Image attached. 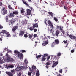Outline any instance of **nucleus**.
<instances>
[{"mask_svg":"<svg viewBox=\"0 0 76 76\" xmlns=\"http://www.w3.org/2000/svg\"><path fill=\"white\" fill-rule=\"evenodd\" d=\"M11 72L12 73H15V70H11Z\"/></svg>","mask_w":76,"mask_h":76,"instance_id":"47","label":"nucleus"},{"mask_svg":"<svg viewBox=\"0 0 76 76\" xmlns=\"http://www.w3.org/2000/svg\"><path fill=\"white\" fill-rule=\"evenodd\" d=\"M34 32H37V29L35 28L34 29Z\"/></svg>","mask_w":76,"mask_h":76,"instance_id":"59","label":"nucleus"},{"mask_svg":"<svg viewBox=\"0 0 76 76\" xmlns=\"http://www.w3.org/2000/svg\"><path fill=\"white\" fill-rule=\"evenodd\" d=\"M63 42L64 44H66L67 43V40H66V41L64 40V41H63Z\"/></svg>","mask_w":76,"mask_h":76,"instance_id":"50","label":"nucleus"},{"mask_svg":"<svg viewBox=\"0 0 76 76\" xmlns=\"http://www.w3.org/2000/svg\"><path fill=\"white\" fill-rule=\"evenodd\" d=\"M16 36V34H14L13 35L14 37H15Z\"/></svg>","mask_w":76,"mask_h":76,"instance_id":"64","label":"nucleus"},{"mask_svg":"<svg viewBox=\"0 0 76 76\" xmlns=\"http://www.w3.org/2000/svg\"><path fill=\"white\" fill-rule=\"evenodd\" d=\"M31 10H30L28 9L27 10V14L29 16L31 15Z\"/></svg>","mask_w":76,"mask_h":76,"instance_id":"11","label":"nucleus"},{"mask_svg":"<svg viewBox=\"0 0 76 76\" xmlns=\"http://www.w3.org/2000/svg\"><path fill=\"white\" fill-rule=\"evenodd\" d=\"M41 57V55H38L37 56H36V58H37V59H38V58H39Z\"/></svg>","mask_w":76,"mask_h":76,"instance_id":"29","label":"nucleus"},{"mask_svg":"<svg viewBox=\"0 0 76 76\" xmlns=\"http://www.w3.org/2000/svg\"><path fill=\"white\" fill-rule=\"evenodd\" d=\"M58 64V62L57 61L53 63L52 65V67H54L56 66V65H57Z\"/></svg>","mask_w":76,"mask_h":76,"instance_id":"9","label":"nucleus"},{"mask_svg":"<svg viewBox=\"0 0 76 76\" xmlns=\"http://www.w3.org/2000/svg\"><path fill=\"white\" fill-rule=\"evenodd\" d=\"M10 68H13V67H14V66L12 65H10Z\"/></svg>","mask_w":76,"mask_h":76,"instance_id":"52","label":"nucleus"},{"mask_svg":"<svg viewBox=\"0 0 76 76\" xmlns=\"http://www.w3.org/2000/svg\"><path fill=\"white\" fill-rule=\"evenodd\" d=\"M6 67L7 69H9V68H10V66H7Z\"/></svg>","mask_w":76,"mask_h":76,"instance_id":"61","label":"nucleus"},{"mask_svg":"<svg viewBox=\"0 0 76 76\" xmlns=\"http://www.w3.org/2000/svg\"><path fill=\"white\" fill-rule=\"evenodd\" d=\"M48 13L49 15H50V16H51V17H52V18L53 17V13H52V12H48Z\"/></svg>","mask_w":76,"mask_h":76,"instance_id":"18","label":"nucleus"},{"mask_svg":"<svg viewBox=\"0 0 76 76\" xmlns=\"http://www.w3.org/2000/svg\"><path fill=\"white\" fill-rule=\"evenodd\" d=\"M61 31L63 34H64V33H65V32L64 31V30H61Z\"/></svg>","mask_w":76,"mask_h":76,"instance_id":"54","label":"nucleus"},{"mask_svg":"<svg viewBox=\"0 0 76 76\" xmlns=\"http://www.w3.org/2000/svg\"><path fill=\"white\" fill-rule=\"evenodd\" d=\"M21 53H26V51L25 50H21Z\"/></svg>","mask_w":76,"mask_h":76,"instance_id":"43","label":"nucleus"},{"mask_svg":"<svg viewBox=\"0 0 76 76\" xmlns=\"http://www.w3.org/2000/svg\"><path fill=\"white\" fill-rule=\"evenodd\" d=\"M3 40V36H0V41H2Z\"/></svg>","mask_w":76,"mask_h":76,"instance_id":"34","label":"nucleus"},{"mask_svg":"<svg viewBox=\"0 0 76 76\" xmlns=\"http://www.w3.org/2000/svg\"><path fill=\"white\" fill-rule=\"evenodd\" d=\"M41 60L42 61H45L46 60V58L44 57H42Z\"/></svg>","mask_w":76,"mask_h":76,"instance_id":"39","label":"nucleus"},{"mask_svg":"<svg viewBox=\"0 0 76 76\" xmlns=\"http://www.w3.org/2000/svg\"><path fill=\"white\" fill-rule=\"evenodd\" d=\"M56 22H58V19H55L54 20Z\"/></svg>","mask_w":76,"mask_h":76,"instance_id":"63","label":"nucleus"},{"mask_svg":"<svg viewBox=\"0 0 76 76\" xmlns=\"http://www.w3.org/2000/svg\"><path fill=\"white\" fill-rule=\"evenodd\" d=\"M34 38H37V34H35L33 35Z\"/></svg>","mask_w":76,"mask_h":76,"instance_id":"44","label":"nucleus"},{"mask_svg":"<svg viewBox=\"0 0 76 76\" xmlns=\"http://www.w3.org/2000/svg\"><path fill=\"white\" fill-rule=\"evenodd\" d=\"M56 75L57 76H61V75L59 73H56Z\"/></svg>","mask_w":76,"mask_h":76,"instance_id":"42","label":"nucleus"},{"mask_svg":"<svg viewBox=\"0 0 76 76\" xmlns=\"http://www.w3.org/2000/svg\"><path fill=\"white\" fill-rule=\"evenodd\" d=\"M23 3H24V4H25L26 5V6H28V3H26V2H24Z\"/></svg>","mask_w":76,"mask_h":76,"instance_id":"53","label":"nucleus"},{"mask_svg":"<svg viewBox=\"0 0 76 76\" xmlns=\"http://www.w3.org/2000/svg\"><path fill=\"white\" fill-rule=\"evenodd\" d=\"M62 72H63V69H60L59 71V73H62Z\"/></svg>","mask_w":76,"mask_h":76,"instance_id":"56","label":"nucleus"},{"mask_svg":"<svg viewBox=\"0 0 76 76\" xmlns=\"http://www.w3.org/2000/svg\"><path fill=\"white\" fill-rule=\"evenodd\" d=\"M36 75L37 76H39V71H38L36 73Z\"/></svg>","mask_w":76,"mask_h":76,"instance_id":"26","label":"nucleus"},{"mask_svg":"<svg viewBox=\"0 0 76 76\" xmlns=\"http://www.w3.org/2000/svg\"><path fill=\"white\" fill-rule=\"evenodd\" d=\"M28 7L31 10H32V11H34V8H33L30 7V6H28Z\"/></svg>","mask_w":76,"mask_h":76,"instance_id":"33","label":"nucleus"},{"mask_svg":"<svg viewBox=\"0 0 76 76\" xmlns=\"http://www.w3.org/2000/svg\"><path fill=\"white\" fill-rule=\"evenodd\" d=\"M63 27H61V26H60V31H62L63 30Z\"/></svg>","mask_w":76,"mask_h":76,"instance_id":"48","label":"nucleus"},{"mask_svg":"<svg viewBox=\"0 0 76 76\" xmlns=\"http://www.w3.org/2000/svg\"><path fill=\"white\" fill-rule=\"evenodd\" d=\"M34 29V28L33 27H31L29 28L30 31H33Z\"/></svg>","mask_w":76,"mask_h":76,"instance_id":"31","label":"nucleus"},{"mask_svg":"<svg viewBox=\"0 0 76 76\" xmlns=\"http://www.w3.org/2000/svg\"><path fill=\"white\" fill-rule=\"evenodd\" d=\"M33 70V69H32L31 68H29V71H30L31 72Z\"/></svg>","mask_w":76,"mask_h":76,"instance_id":"51","label":"nucleus"},{"mask_svg":"<svg viewBox=\"0 0 76 76\" xmlns=\"http://www.w3.org/2000/svg\"><path fill=\"white\" fill-rule=\"evenodd\" d=\"M6 32L7 31L6 30H2L1 33H2V34H6Z\"/></svg>","mask_w":76,"mask_h":76,"instance_id":"30","label":"nucleus"},{"mask_svg":"<svg viewBox=\"0 0 76 76\" xmlns=\"http://www.w3.org/2000/svg\"><path fill=\"white\" fill-rule=\"evenodd\" d=\"M8 16L9 18H13V17L15 16V15H14V14H13L11 13L9 14L8 15Z\"/></svg>","mask_w":76,"mask_h":76,"instance_id":"13","label":"nucleus"},{"mask_svg":"<svg viewBox=\"0 0 76 76\" xmlns=\"http://www.w3.org/2000/svg\"><path fill=\"white\" fill-rule=\"evenodd\" d=\"M74 52H75V50L74 49H73L71 51V53H74Z\"/></svg>","mask_w":76,"mask_h":76,"instance_id":"55","label":"nucleus"},{"mask_svg":"<svg viewBox=\"0 0 76 76\" xmlns=\"http://www.w3.org/2000/svg\"><path fill=\"white\" fill-rule=\"evenodd\" d=\"M21 75H22L21 74V73H20V72H19V74H18V75H17V76H21Z\"/></svg>","mask_w":76,"mask_h":76,"instance_id":"57","label":"nucleus"},{"mask_svg":"<svg viewBox=\"0 0 76 76\" xmlns=\"http://www.w3.org/2000/svg\"><path fill=\"white\" fill-rule=\"evenodd\" d=\"M61 56V53H59L57 54V59L58 60V58H57V57L58 56Z\"/></svg>","mask_w":76,"mask_h":76,"instance_id":"21","label":"nucleus"},{"mask_svg":"<svg viewBox=\"0 0 76 76\" xmlns=\"http://www.w3.org/2000/svg\"><path fill=\"white\" fill-rule=\"evenodd\" d=\"M16 71H19L20 70V67H17L16 69H15Z\"/></svg>","mask_w":76,"mask_h":76,"instance_id":"22","label":"nucleus"},{"mask_svg":"<svg viewBox=\"0 0 76 76\" xmlns=\"http://www.w3.org/2000/svg\"><path fill=\"white\" fill-rule=\"evenodd\" d=\"M38 26V25H37V24H33V27H34V28H37Z\"/></svg>","mask_w":76,"mask_h":76,"instance_id":"19","label":"nucleus"},{"mask_svg":"<svg viewBox=\"0 0 76 76\" xmlns=\"http://www.w3.org/2000/svg\"><path fill=\"white\" fill-rule=\"evenodd\" d=\"M48 23L49 25V26L50 28H53V24L51 23V22L50 21H48Z\"/></svg>","mask_w":76,"mask_h":76,"instance_id":"6","label":"nucleus"},{"mask_svg":"<svg viewBox=\"0 0 76 76\" xmlns=\"http://www.w3.org/2000/svg\"><path fill=\"white\" fill-rule=\"evenodd\" d=\"M59 33L60 32L58 30L56 31L55 33L56 35V36H58Z\"/></svg>","mask_w":76,"mask_h":76,"instance_id":"16","label":"nucleus"},{"mask_svg":"<svg viewBox=\"0 0 76 76\" xmlns=\"http://www.w3.org/2000/svg\"><path fill=\"white\" fill-rule=\"evenodd\" d=\"M2 11L3 12V14H6V13H7V10H6V9H5V8L4 7H3Z\"/></svg>","mask_w":76,"mask_h":76,"instance_id":"10","label":"nucleus"},{"mask_svg":"<svg viewBox=\"0 0 76 76\" xmlns=\"http://www.w3.org/2000/svg\"><path fill=\"white\" fill-rule=\"evenodd\" d=\"M28 38L30 39L31 40V41H34V40H35V39L34 38H32V37L33 36V34H29L28 35Z\"/></svg>","mask_w":76,"mask_h":76,"instance_id":"3","label":"nucleus"},{"mask_svg":"<svg viewBox=\"0 0 76 76\" xmlns=\"http://www.w3.org/2000/svg\"><path fill=\"white\" fill-rule=\"evenodd\" d=\"M31 72V73H32V74L35 75V72L34 71V69H33L32 71Z\"/></svg>","mask_w":76,"mask_h":76,"instance_id":"38","label":"nucleus"},{"mask_svg":"<svg viewBox=\"0 0 76 76\" xmlns=\"http://www.w3.org/2000/svg\"><path fill=\"white\" fill-rule=\"evenodd\" d=\"M6 34L7 37H10V33H9V32H7L6 33Z\"/></svg>","mask_w":76,"mask_h":76,"instance_id":"27","label":"nucleus"},{"mask_svg":"<svg viewBox=\"0 0 76 76\" xmlns=\"http://www.w3.org/2000/svg\"><path fill=\"white\" fill-rule=\"evenodd\" d=\"M50 58V56H48L47 57V61H48L49 60V59Z\"/></svg>","mask_w":76,"mask_h":76,"instance_id":"46","label":"nucleus"},{"mask_svg":"<svg viewBox=\"0 0 76 76\" xmlns=\"http://www.w3.org/2000/svg\"><path fill=\"white\" fill-rule=\"evenodd\" d=\"M48 31H50V33H52V34H53L54 31H53V29H51L50 30H48Z\"/></svg>","mask_w":76,"mask_h":76,"instance_id":"37","label":"nucleus"},{"mask_svg":"<svg viewBox=\"0 0 76 76\" xmlns=\"http://www.w3.org/2000/svg\"><path fill=\"white\" fill-rule=\"evenodd\" d=\"M24 10H21V13L23 15H24V14H23L24 13Z\"/></svg>","mask_w":76,"mask_h":76,"instance_id":"36","label":"nucleus"},{"mask_svg":"<svg viewBox=\"0 0 76 76\" xmlns=\"http://www.w3.org/2000/svg\"><path fill=\"white\" fill-rule=\"evenodd\" d=\"M24 61L26 65H27V64H28V61L26 60V59H25Z\"/></svg>","mask_w":76,"mask_h":76,"instance_id":"24","label":"nucleus"},{"mask_svg":"<svg viewBox=\"0 0 76 76\" xmlns=\"http://www.w3.org/2000/svg\"><path fill=\"white\" fill-rule=\"evenodd\" d=\"M47 68V69H48V68L49 67L48 65H46L45 66Z\"/></svg>","mask_w":76,"mask_h":76,"instance_id":"62","label":"nucleus"},{"mask_svg":"<svg viewBox=\"0 0 76 76\" xmlns=\"http://www.w3.org/2000/svg\"><path fill=\"white\" fill-rule=\"evenodd\" d=\"M32 69H33V70H34V69H37V68H36V66H35L34 65H33L32 66Z\"/></svg>","mask_w":76,"mask_h":76,"instance_id":"35","label":"nucleus"},{"mask_svg":"<svg viewBox=\"0 0 76 76\" xmlns=\"http://www.w3.org/2000/svg\"><path fill=\"white\" fill-rule=\"evenodd\" d=\"M7 60L8 61V62H9V61L11 62H13V61H14V60H13V59L10 57H8L7 58Z\"/></svg>","mask_w":76,"mask_h":76,"instance_id":"5","label":"nucleus"},{"mask_svg":"<svg viewBox=\"0 0 76 76\" xmlns=\"http://www.w3.org/2000/svg\"><path fill=\"white\" fill-rule=\"evenodd\" d=\"M48 43V41H45L44 46H45V45H47Z\"/></svg>","mask_w":76,"mask_h":76,"instance_id":"32","label":"nucleus"},{"mask_svg":"<svg viewBox=\"0 0 76 76\" xmlns=\"http://www.w3.org/2000/svg\"><path fill=\"white\" fill-rule=\"evenodd\" d=\"M48 54H45L44 55H43L42 56V57H46V56H48Z\"/></svg>","mask_w":76,"mask_h":76,"instance_id":"23","label":"nucleus"},{"mask_svg":"<svg viewBox=\"0 0 76 76\" xmlns=\"http://www.w3.org/2000/svg\"><path fill=\"white\" fill-rule=\"evenodd\" d=\"M69 37L71 38V39H74V40H75V41H76V36H73L72 35H69Z\"/></svg>","mask_w":76,"mask_h":76,"instance_id":"4","label":"nucleus"},{"mask_svg":"<svg viewBox=\"0 0 76 76\" xmlns=\"http://www.w3.org/2000/svg\"><path fill=\"white\" fill-rule=\"evenodd\" d=\"M55 45V44L54 42H53L51 45V47H52V48H53V47H54V45Z\"/></svg>","mask_w":76,"mask_h":76,"instance_id":"28","label":"nucleus"},{"mask_svg":"<svg viewBox=\"0 0 76 76\" xmlns=\"http://www.w3.org/2000/svg\"><path fill=\"white\" fill-rule=\"evenodd\" d=\"M6 74H7L10 76H12L13 74L12 73L10 72H6Z\"/></svg>","mask_w":76,"mask_h":76,"instance_id":"14","label":"nucleus"},{"mask_svg":"<svg viewBox=\"0 0 76 76\" xmlns=\"http://www.w3.org/2000/svg\"><path fill=\"white\" fill-rule=\"evenodd\" d=\"M24 36L25 38H27L28 37V34H25L24 35Z\"/></svg>","mask_w":76,"mask_h":76,"instance_id":"45","label":"nucleus"},{"mask_svg":"<svg viewBox=\"0 0 76 76\" xmlns=\"http://www.w3.org/2000/svg\"><path fill=\"white\" fill-rule=\"evenodd\" d=\"M15 21L16 20L15 19H12L10 20V25L11 26H12L13 25V23H15Z\"/></svg>","mask_w":76,"mask_h":76,"instance_id":"2","label":"nucleus"},{"mask_svg":"<svg viewBox=\"0 0 76 76\" xmlns=\"http://www.w3.org/2000/svg\"><path fill=\"white\" fill-rule=\"evenodd\" d=\"M8 7L9 9L13 10V8H12V7H11V5H9L8 6Z\"/></svg>","mask_w":76,"mask_h":76,"instance_id":"25","label":"nucleus"},{"mask_svg":"<svg viewBox=\"0 0 76 76\" xmlns=\"http://www.w3.org/2000/svg\"><path fill=\"white\" fill-rule=\"evenodd\" d=\"M18 13H19V12H18V11H15L13 12V14L14 15H18Z\"/></svg>","mask_w":76,"mask_h":76,"instance_id":"17","label":"nucleus"},{"mask_svg":"<svg viewBox=\"0 0 76 76\" xmlns=\"http://www.w3.org/2000/svg\"><path fill=\"white\" fill-rule=\"evenodd\" d=\"M44 36H45V38L44 39L45 41H48V38H49V37H45V34L44 35Z\"/></svg>","mask_w":76,"mask_h":76,"instance_id":"15","label":"nucleus"},{"mask_svg":"<svg viewBox=\"0 0 76 76\" xmlns=\"http://www.w3.org/2000/svg\"><path fill=\"white\" fill-rule=\"evenodd\" d=\"M48 21L47 20H45V23L46 25H47V23H48Z\"/></svg>","mask_w":76,"mask_h":76,"instance_id":"41","label":"nucleus"},{"mask_svg":"<svg viewBox=\"0 0 76 76\" xmlns=\"http://www.w3.org/2000/svg\"><path fill=\"white\" fill-rule=\"evenodd\" d=\"M14 52L15 54H17L18 55V56L19 58H20L21 59H23V54H22V53H20L19 52L16 50H15Z\"/></svg>","mask_w":76,"mask_h":76,"instance_id":"1","label":"nucleus"},{"mask_svg":"<svg viewBox=\"0 0 76 76\" xmlns=\"http://www.w3.org/2000/svg\"><path fill=\"white\" fill-rule=\"evenodd\" d=\"M54 43L56 44H59L60 43V41H59V40L58 39H56L54 41Z\"/></svg>","mask_w":76,"mask_h":76,"instance_id":"12","label":"nucleus"},{"mask_svg":"<svg viewBox=\"0 0 76 76\" xmlns=\"http://www.w3.org/2000/svg\"><path fill=\"white\" fill-rule=\"evenodd\" d=\"M28 76H31V72L29 71L28 73Z\"/></svg>","mask_w":76,"mask_h":76,"instance_id":"40","label":"nucleus"},{"mask_svg":"<svg viewBox=\"0 0 76 76\" xmlns=\"http://www.w3.org/2000/svg\"><path fill=\"white\" fill-rule=\"evenodd\" d=\"M23 34H24V31H21L20 32V33L19 34V36H21V37H22L23 36Z\"/></svg>","mask_w":76,"mask_h":76,"instance_id":"7","label":"nucleus"},{"mask_svg":"<svg viewBox=\"0 0 76 76\" xmlns=\"http://www.w3.org/2000/svg\"><path fill=\"white\" fill-rule=\"evenodd\" d=\"M9 17H8V16H7L5 17V18L6 19H9Z\"/></svg>","mask_w":76,"mask_h":76,"instance_id":"60","label":"nucleus"},{"mask_svg":"<svg viewBox=\"0 0 76 76\" xmlns=\"http://www.w3.org/2000/svg\"><path fill=\"white\" fill-rule=\"evenodd\" d=\"M64 8L65 9V10H67V7H65V5L64 6Z\"/></svg>","mask_w":76,"mask_h":76,"instance_id":"49","label":"nucleus"},{"mask_svg":"<svg viewBox=\"0 0 76 76\" xmlns=\"http://www.w3.org/2000/svg\"><path fill=\"white\" fill-rule=\"evenodd\" d=\"M18 26H14V27H13L12 29V31L14 32L18 29Z\"/></svg>","mask_w":76,"mask_h":76,"instance_id":"8","label":"nucleus"},{"mask_svg":"<svg viewBox=\"0 0 76 76\" xmlns=\"http://www.w3.org/2000/svg\"><path fill=\"white\" fill-rule=\"evenodd\" d=\"M46 65H50L51 64V61H48L46 64Z\"/></svg>","mask_w":76,"mask_h":76,"instance_id":"20","label":"nucleus"},{"mask_svg":"<svg viewBox=\"0 0 76 76\" xmlns=\"http://www.w3.org/2000/svg\"><path fill=\"white\" fill-rule=\"evenodd\" d=\"M42 40H44V39H45V37H44L42 36Z\"/></svg>","mask_w":76,"mask_h":76,"instance_id":"58","label":"nucleus"}]
</instances>
